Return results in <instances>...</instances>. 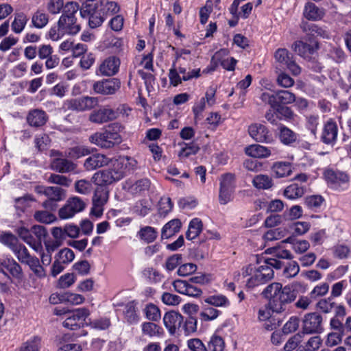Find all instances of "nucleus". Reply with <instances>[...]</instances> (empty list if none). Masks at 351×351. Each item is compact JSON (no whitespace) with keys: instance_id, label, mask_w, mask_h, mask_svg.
Listing matches in <instances>:
<instances>
[{"instance_id":"nucleus-49","label":"nucleus","mask_w":351,"mask_h":351,"mask_svg":"<svg viewBox=\"0 0 351 351\" xmlns=\"http://www.w3.org/2000/svg\"><path fill=\"white\" fill-rule=\"evenodd\" d=\"M27 21V18L23 13H19L16 15L12 23V29L15 33H20L24 29Z\"/></svg>"},{"instance_id":"nucleus-63","label":"nucleus","mask_w":351,"mask_h":351,"mask_svg":"<svg viewBox=\"0 0 351 351\" xmlns=\"http://www.w3.org/2000/svg\"><path fill=\"white\" fill-rule=\"evenodd\" d=\"M300 271L299 265L296 261H291L285 267L283 274L286 278L295 277Z\"/></svg>"},{"instance_id":"nucleus-11","label":"nucleus","mask_w":351,"mask_h":351,"mask_svg":"<svg viewBox=\"0 0 351 351\" xmlns=\"http://www.w3.org/2000/svg\"><path fill=\"white\" fill-rule=\"evenodd\" d=\"M121 81L116 77L104 79L95 82L93 85L95 93L103 95L115 94L121 88Z\"/></svg>"},{"instance_id":"nucleus-8","label":"nucleus","mask_w":351,"mask_h":351,"mask_svg":"<svg viewBox=\"0 0 351 351\" xmlns=\"http://www.w3.org/2000/svg\"><path fill=\"white\" fill-rule=\"evenodd\" d=\"M322 316L317 313H309L304 315L302 320V332L304 334H319L323 332Z\"/></svg>"},{"instance_id":"nucleus-10","label":"nucleus","mask_w":351,"mask_h":351,"mask_svg":"<svg viewBox=\"0 0 351 351\" xmlns=\"http://www.w3.org/2000/svg\"><path fill=\"white\" fill-rule=\"evenodd\" d=\"M99 99L94 97H82L66 100L64 105L68 110L82 112L89 110L97 106Z\"/></svg>"},{"instance_id":"nucleus-13","label":"nucleus","mask_w":351,"mask_h":351,"mask_svg":"<svg viewBox=\"0 0 351 351\" xmlns=\"http://www.w3.org/2000/svg\"><path fill=\"white\" fill-rule=\"evenodd\" d=\"M250 136L257 142L271 143L273 136L266 126L260 123H254L249 126Z\"/></svg>"},{"instance_id":"nucleus-31","label":"nucleus","mask_w":351,"mask_h":351,"mask_svg":"<svg viewBox=\"0 0 351 351\" xmlns=\"http://www.w3.org/2000/svg\"><path fill=\"white\" fill-rule=\"evenodd\" d=\"M245 154L252 158H267L271 155V150L258 144L250 145L245 148Z\"/></svg>"},{"instance_id":"nucleus-18","label":"nucleus","mask_w":351,"mask_h":351,"mask_svg":"<svg viewBox=\"0 0 351 351\" xmlns=\"http://www.w3.org/2000/svg\"><path fill=\"white\" fill-rule=\"evenodd\" d=\"M300 28L306 34V39H308L311 37L312 40H315V38L317 36L328 37L325 29L313 23L302 21L300 24Z\"/></svg>"},{"instance_id":"nucleus-60","label":"nucleus","mask_w":351,"mask_h":351,"mask_svg":"<svg viewBox=\"0 0 351 351\" xmlns=\"http://www.w3.org/2000/svg\"><path fill=\"white\" fill-rule=\"evenodd\" d=\"M197 319L193 316L189 315L184 322L182 324L181 329L184 330L186 334H190L197 330Z\"/></svg>"},{"instance_id":"nucleus-25","label":"nucleus","mask_w":351,"mask_h":351,"mask_svg":"<svg viewBox=\"0 0 351 351\" xmlns=\"http://www.w3.org/2000/svg\"><path fill=\"white\" fill-rule=\"evenodd\" d=\"M123 317L129 324H136L140 319L138 314L137 302L131 301L124 305Z\"/></svg>"},{"instance_id":"nucleus-37","label":"nucleus","mask_w":351,"mask_h":351,"mask_svg":"<svg viewBox=\"0 0 351 351\" xmlns=\"http://www.w3.org/2000/svg\"><path fill=\"white\" fill-rule=\"evenodd\" d=\"M16 232L24 242L37 251V243L32 232V228L28 230L25 227H20L17 229Z\"/></svg>"},{"instance_id":"nucleus-24","label":"nucleus","mask_w":351,"mask_h":351,"mask_svg":"<svg viewBox=\"0 0 351 351\" xmlns=\"http://www.w3.org/2000/svg\"><path fill=\"white\" fill-rule=\"evenodd\" d=\"M58 25L68 34H76L80 30V25L77 24L75 16H61Z\"/></svg>"},{"instance_id":"nucleus-26","label":"nucleus","mask_w":351,"mask_h":351,"mask_svg":"<svg viewBox=\"0 0 351 351\" xmlns=\"http://www.w3.org/2000/svg\"><path fill=\"white\" fill-rule=\"evenodd\" d=\"M76 167L77 165L72 161L62 158H54L51 162V169L62 173L73 171Z\"/></svg>"},{"instance_id":"nucleus-6","label":"nucleus","mask_w":351,"mask_h":351,"mask_svg":"<svg viewBox=\"0 0 351 351\" xmlns=\"http://www.w3.org/2000/svg\"><path fill=\"white\" fill-rule=\"evenodd\" d=\"M34 191L40 195H44L47 199L43 202L42 206L47 210L53 211L58 208V202L66 198V191L59 186H45L36 185Z\"/></svg>"},{"instance_id":"nucleus-51","label":"nucleus","mask_w":351,"mask_h":351,"mask_svg":"<svg viewBox=\"0 0 351 351\" xmlns=\"http://www.w3.org/2000/svg\"><path fill=\"white\" fill-rule=\"evenodd\" d=\"M225 343L223 339L217 335H213L208 341V351H223Z\"/></svg>"},{"instance_id":"nucleus-47","label":"nucleus","mask_w":351,"mask_h":351,"mask_svg":"<svg viewBox=\"0 0 351 351\" xmlns=\"http://www.w3.org/2000/svg\"><path fill=\"white\" fill-rule=\"evenodd\" d=\"M268 281H269V280L264 277L263 274H261V272L256 269L254 275L247 280L246 286L248 288H254V287L265 284Z\"/></svg>"},{"instance_id":"nucleus-38","label":"nucleus","mask_w":351,"mask_h":351,"mask_svg":"<svg viewBox=\"0 0 351 351\" xmlns=\"http://www.w3.org/2000/svg\"><path fill=\"white\" fill-rule=\"evenodd\" d=\"M4 267L10 275L17 279L21 278L23 276L22 268L19 263L14 259H7L3 261Z\"/></svg>"},{"instance_id":"nucleus-9","label":"nucleus","mask_w":351,"mask_h":351,"mask_svg":"<svg viewBox=\"0 0 351 351\" xmlns=\"http://www.w3.org/2000/svg\"><path fill=\"white\" fill-rule=\"evenodd\" d=\"M274 58L276 62L286 66L293 75H298L301 73V68L295 62L293 54L287 49H278L274 53Z\"/></svg>"},{"instance_id":"nucleus-1","label":"nucleus","mask_w":351,"mask_h":351,"mask_svg":"<svg viewBox=\"0 0 351 351\" xmlns=\"http://www.w3.org/2000/svg\"><path fill=\"white\" fill-rule=\"evenodd\" d=\"M80 10L81 16L88 19L89 26L96 28L101 26L107 17L117 13L119 7L114 1L86 0Z\"/></svg>"},{"instance_id":"nucleus-57","label":"nucleus","mask_w":351,"mask_h":351,"mask_svg":"<svg viewBox=\"0 0 351 351\" xmlns=\"http://www.w3.org/2000/svg\"><path fill=\"white\" fill-rule=\"evenodd\" d=\"M0 242L9 247L12 251L19 243L17 238L10 232L2 234L0 236Z\"/></svg>"},{"instance_id":"nucleus-3","label":"nucleus","mask_w":351,"mask_h":351,"mask_svg":"<svg viewBox=\"0 0 351 351\" xmlns=\"http://www.w3.org/2000/svg\"><path fill=\"white\" fill-rule=\"evenodd\" d=\"M120 128L119 123H113L108 125L104 132L91 135L89 140L102 148H111L121 142V137L119 134Z\"/></svg>"},{"instance_id":"nucleus-30","label":"nucleus","mask_w":351,"mask_h":351,"mask_svg":"<svg viewBox=\"0 0 351 351\" xmlns=\"http://www.w3.org/2000/svg\"><path fill=\"white\" fill-rule=\"evenodd\" d=\"M182 223L180 219H174L167 223L161 231V238L162 239H169L178 232L180 230Z\"/></svg>"},{"instance_id":"nucleus-14","label":"nucleus","mask_w":351,"mask_h":351,"mask_svg":"<svg viewBox=\"0 0 351 351\" xmlns=\"http://www.w3.org/2000/svg\"><path fill=\"white\" fill-rule=\"evenodd\" d=\"M306 40L309 43L298 40L295 41L292 45L293 50L298 53L299 56L304 58H310L318 49V43L316 40H312L311 37Z\"/></svg>"},{"instance_id":"nucleus-27","label":"nucleus","mask_w":351,"mask_h":351,"mask_svg":"<svg viewBox=\"0 0 351 351\" xmlns=\"http://www.w3.org/2000/svg\"><path fill=\"white\" fill-rule=\"evenodd\" d=\"M142 335L149 338L161 337L163 329L153 322H145L141 324Z\"/></svg>"},{"instance_id":"nucleus-5","label":"nucleus","mask_w":351,"mask_h":351,"mask_svg":"<svg viewBox=\"0 0 351 351\" xmlns=\"http://www.w3.org/2000/svg\"><path fill=\"white\" fill-rule=\"evenodd\" d=\"M123 167V163L114 161L110 168L96 172L92 177V181L96 185L107 187L108 185L118 182L125 177Z\"/></svg>"},{"instance_id":"nucleus-39","label":"nucleus","mask_w":351,"mask_h":351,"mask_svg":"<svg viewBox=\"0 0 351 351\" xmlns=\"http://www.w3.org/2000/svg\"><path fill=\"white\" fill-rule=\"evenodd\" d=\"M140 239L147 243L154 242L158 236L156 229L151 226H145L140 229L138 232Z\"/></svg>"},{"instance_id":"nucleus-28","label":"nucleus","mask_w":351,"mask_h":351,"mask_svg":"<svg viewBox=\"0 0 351 351\" xmlns=\"http://www.w3.org/2000/svg\"><path fill=\"white\" fill-rule=\"evenodd\" d=\"M306 191V186L293 183L285 189L283 195L286 198L293 200L302 197Z\"/></svg>"},{"instance_id":"nucleus-36","label":"nucleus","mask_w":351,"mask_h":351,"mask_svg":"<svg viewBox=\"0 0 351 351\" xmlns=\"http://www.w3.org/2000/svg\"><path fill=\"white\" fill-rule=\"evenodd\" d=\"M276 106H285L293 103L295 95L289 90H280L275 92Z\"/></svg>"},{"instance_id":"nucleus-16","label":"nucleus","mask_w":351,"mask_h":351,"mask_svg":"<svg viewBox=\"0 0 351 351\" xmlns=\"http://www.w3.org/2000/svg\"><path fill=\"white\" fill-rule=\"evenodd\" d=\"M163 322L170 334L176 333V330H180L182 324L184 322V317L176 311L167 312L163 317Z\"/></svg>"},{"instance_id":"nucleus-23","label":"nucleus","mask_w":351,"mask_h":351,"mask_svg":"<svg viewBox=\"0 0 351 351\" xmlns=\"http://www.w3.org/2000/svg\"><path fill=\"white\" fill-rule=\"evenodd\" d=\"M324 177L327 182L332 187L346 184L349 181V177L345 173L327 169L324 172Z\"/></svg>"},{"instance_id":"nucleus-52","label":"nucleus","mask_w":351,"mask_h":351,"mask_svg":"<svg viewBox=\"0 0 351 351\" xmlns=\"http://www.w3.org/2000/svg\"><path fill=\"white\" fill-rule=\"evenodd\" d=\"M34 218L38 222L50 223L56 220V216L47 210H37L34 214Z\"/></svg>"},{"instance_id":"nucleus-45","label":"nucleus","mask_w":351,"mask_h":351,"mask_svg":"<svg viewBox=\"0 0 351 351\" xmlns=\"http://www.w3.org/2000/svg\"><path fill=\"white\" fill-rule=\"evenodd\" d=\"M108 189L105 186L97 185L93 197V202L106 204L108 199Z\"/></svg>"},{"instance_id":"nucleus-12","label":"nucleus","mask_w":351,"mask_h":351,"mask_svg":"<svg viewBox=\"0 0 351 351\" xmlns=\"http://www.w3.org/2000/svg\"><path fill=\"white\" fill-rule=\"evenodd\" d=\"M234 176L232 173H225L220 178V189L219 199L220 204H226L231 200L234 191Z\"/></svg>"},{"instance_id":"nucleus-15","label":"nucleus","mask_w":351,"mask_h":351,"mask_svg":"<svg viewBox=\"0 0 351 351\" xmlns=\"http://www.w3.org/2000/svg\"><path fill=\"white\" fill-rule=\"evenodd\" d=\"M338 127L337 123L329 119L324 125L321 136L322 141L327 145H333L337 138Z\"/></svg>"},{"instance_id":"nucleus-43","label":"nucleus","mask_w":351,"mask_h":351,"mask_svg":"<svg viewBox=\"0 0 351 351\" xmlns=\"http://www.w3.org/2000/svg\"><path fill=\"white\" fill-rule=\"evenodd\" d=\"M252 182L258 189H268L273 186L272 179L267 175L260 174L255 176Z\"/></svg>"},{"instance_id":"nucleus-56","label":"nucleus","mask_w":351,"mask_h":351,"mask_svg":"<svg viewBox=\"0 0 351 351\" xmlns=\"http://www.w3.org/2000/svg\"><path fill=\"white\" fill-rule=\"evenodd\" d=\"M287 234V230L285 228H278L268 230L263 236L266 241L278 240L284 237Z\"/></svg>"},{"instance_id":"nucleus-55","label":"nucleus","mask_w":351,"mask_h":351,"mask_svg":"<svg viewBox=\"0 0 351 351\" xmlns=\"http://www.w3.org/2000/svg\"><path fill=\"white\" fill-rule=\"evenodd\" d=\"M145 313L147 319L152 322H156L160 319V309L153 304H149L146 306Z\"/></svg>"},{"instance_id":"nucleus-41","label":"nucleus","mask_w":351,"mask_h":351,"mask_svg":"<svg viewBox=\"0 0 351 351\" xmlns=\"http://www.w3.org/2000/svg\"><path fill=\"white\" fill-rule=\"evenodd\" d=\"M12 252L16 255L19 261L23 264H27L29 261L34 257L30 255L26 247L21 243H19L16 247L13 249Z\"/></svg>"},{"instance_id":"nucleus-34","label":"nucleus","mask_w":351,"mask_h":351,"mask_svg":"<svg viewBox=\"0 0 351 351\" xmlns=\"http://www.w3.org/2000/svg\"><path fill=\"white\" fill-rule=\"evenodd\" d=\"M202 227L203 224L199 219H193L189 223L188 230L186 233V238L188 240L195 239L201 233Z\"/></svg>"},{"instance_id":"nucleus-33","label":"nucleus","mask_w":351,"mask_h":351,"mask_svg":"<svg viewBox=\"0 0 351 351\" xmlns=\"http://www.w3.org/2000/svg\"><path fill=\"white\" fill-rule=\"evenodd\" d=\"M272 172L276 178H283L289 176L292 171L291 166L287 162H277L272 166Z\"/></svg>"},{"instance_id":"nucleus-7","label":"nucleus","mask_w":351,"mask_h":351,"mask_svg":"<svg viewBox=\"0 0 351 351\" xmlns=\"http://www.w3.org/2000/svg\"><path fill=\"white\" fill-rule=\"evenodd\" d=\"M90 311L86 308H79L69 313V316L63 322L64 327L71 329L77 330L84 325H87L86 318L89 316Z\"/></svg>"},{"instance_id":"nucleus-44","label":"nucleus","mask_w":351,"mask_h":351,"mask_svg":"<svg viewBox=\"0 0 351 351\" xmlns=\"http://www.w3.org/2000/svg\"><path fill=\"white\" fill-rule=\"evenodd\" d=\"M276 117L279 120L291 121L294 119L295 114L291 108L285 106H276Z\"/></svg>"},{"instance_id":"nucleus-54","label":"nucleus","mask_w":351,"mask_h":351,"mask_svg":"<svg viewBox=\"0 0 351 351\" xmlns=\"http://www.w3.org/2000/svg\"><path fill=\"white\" fill-rule=\"evenodd\" d=\"M90 154L88 148L84 146H75L67 150L66 156L71 158H79Z\"/></svg>"},{"instance_id":"nucleus-17","label":"nucleus","mask_w":351,"mask_h":351,"mask_svg":"<svg viewBox=\"0 0 351 351\" xmlns=\"http://www.w3.org/2000/svg\"><path fill=\"white\" fill-rule=\"evenodd\" d=\"M117 113L112 108L104 107L94 110L89 116V120L95 123H103L117 118Z\"/></svg>"},{"instance_id":"nucleus-42","label":"nucleus","mask_w":351,"mask_h":351,"mask_svg":"<svg viewBox=\"0 0 351 351\" xmlns=\"http://www.w3.org/2000/svg\"><path fill=\"white\" fill-rule=\"evenodd\" d=\"M32 232L35 237L36 242L37 243V251L42 247V241H45L48 234L47 229L43 226L34 225L32 227Z\"/></svg>"},{"instance_id":"nucleus-32","label":"nucleus","mask_w":351,"mask_h":351,"mask_svg":"<svg viewBox=\"0 0 351 351\" xmlns=\"http://www.w3.org/2000/svg\"><path fill=\"white\" fill-rule=\"evenodd\" d=\"M298 135L289 128L281 125L279 128V138L286 145H291L297 140Z\"/></svg>"},{"instance_id":"nucleus-4","label":"nucleus","mask_w":351,"mask_h":351,"mask_svg":"<svg viewBox=\"0 0 351 351\" xmlns=\"http://www.w3.org/2000/svg\"><path fill=\"white\" fill-rule=\"evenodd\" d=\"M123 167V163L114 161L110 168L96 172L92 177V181L96 185L107 187L108 185L118 182L125 177Z\"/></svg>"},{"instance_id":"nucleus-48","label":"nucleus","mask_w":351,"mask_h":351,"mask_svg":"<svg viewBox=\"0 0 351 351\" xmlns=\"http://www.w3.org/2000/svg\"><path fill=\"white\" fill-rule=\"evenodd\" d=\"M26 265L29 267L30 269L37 277L41 278L46 276L45 270L40 264L39 259L37 257L34 256Z\"/></svg>"},{"instance_id":"nucleus-50","label":"nucleus","mask_w":351,"mask_h":351,"mask_svg":"<svg viewBox=\"0 0 351 351\" xmlns=\"http://www.w3.org/2000/svg\"><path fill=\"white\" fill-rule=\"evenodd\" d=\"M75 258L73 251L69 248L64 247L55 256L60 262L63 264H69L71 263Z\"/></svg>"},{"instance_id":"nucleus-40","label":"nucleus","mask_w":351,"mask_h":351,"mask_svg":"<svg viewBox=\"0 0 351 351\" xmlns=\"http://www.w3.org/2000/svg\"><path fill=\"white\" fill-rule=\"evenodd\" d=\"M282 242L291 243L295 252L300 254L305 252L310 247V244L306 240H295L293 236L287 238Z\"/></svg>"},{"instance_id":"nucleus-58","label":"nucleus","mask_w":351,"mask_h":351,"mask_svg":"<svg viewBox=\"0 0 351 351\" xmlns=\"http://www.w3.org/2000/svg\"><path fill=\"white\" fill-rule=\"evenodd\" d=\"M36 199L31 194H25L23 197L15 198V208L17 210L23 211L24 208L29 206L30 202H35Z\"/></svg>"},{"instance_id":"nucleus-19","label":"nucleus","mask_w":351,"mask_h":351,"mask_svg":"<svg viewBox=\"0 0 351 351\" xmlns=\"http://www.w3.org/2000/svg\"><path fill=\"white\" fill-rule=\"evenodd\" d=\"M119 66V59L115 56H110L100 64L99 71L102 75L112 76L118 72Z\"/></svg>"},{"instance_id":"nucleus-20","label":"nucleus","mask_w":351,"mask_h":351,"mask_svg":"<svg viewBox=\"0 0 351 351\" xmlns=\"http://www.w3.org/2000/svg\"><path fill=\"white\" fill-rule=\"evenodd\" d=\"M150 186V180L148 178H144L137 180L129 185L127 191L134 196H142L149 191Z\"/></svg>"},{"instance_id":"nucleus-22","label":"nucleus","mask_w":351,"mask_h":351,"mask_svg":"<svg viewBox=\"0 0 351 351\" xmlns=\"http://www.w3.org/2000/svg\"><path fill=\"white\" fill-rule=\"evenodd\" d=\"M110 159L105 155L97 154L87 158L84 163V166L87 171H92L108 165Z\"/></svg>"},{"instance_id":"nucleus-61","label":"nucleus","mask_w":351,"mask_h":351,"mask_svg":"<svg viewBox=\"0 0 351 351\" xmlns=\"http://www.w3.org/2000/svg\"><path fill=\"white\" fill-rule=\"evenodd\" d=\"M75 280L76 278L74 274H66L58 280V287L62 289L69 288L75 282Z\"/></svg>"},{"instance_id":"nucleus-62","label":"nucleus","mask_w":351,"mask_h":351,"mask_svg":"<svg viewBox=\"0 0 351 351\" xmlns=\"http://www.w3.org/2000/svg\"><path fill=\"white\" fill-rule=\"evenodd\" d=\"M332 299L331 297H329L327 299L320 300L317 302V306L324 313H330L336 305L335 302H332Z\"/></svg>"},{"instance_id":"nucleus-59","label":"nucleus","mask_w":351,"mask_h":351,"mask_svg":"<svg viewBox=\"0 0 351 351\" xmlns=\"http://www.w3.org/2000/svg\"><path fill=\"white\" fill-rule=\"evenodd\" d=\"M48 20L46 14L38 11L33 15L32 22L35 27L42 28L47 24Z\"/></svg>"},{"instance_id":"nucleus-21","label":"nucleus","mask_w":351,"mask_h":351,"mask_svg":"<svg viewBox=\"0 0 351 351\" xmlns=\"http://www.w3.org/2000/svg\"><path fill=\"white\" fill-rule=\"evenodd\" d=\"M48 120L47 113L40 109H34L29 112L27 121L32 127L39 128L44 125Z\"/></svg>"},{"instance_id":"nucleus-29","label":"nucleus","mask_w":351,"mask_h":351,"mask_svg":"<svg viewBox=\"0 0 351 351\" xmlns=\"http://www.w3.org/2000/svg\"><path fill=\"white\" fill-rule=\"evenodd\" d=\"M303 14L304 17L308 20L317 21L322 19L325 12L323 9L318 8L315 4L309 2L305 5Z\"/></svg>"},{"instance_id":"nucleus-53","label":"nucleus","mask_w":351,"mask_h":351,"mask_svg":"<svg viewBox=\"0 0 351 351\" xmlns=\"http://www.w3.org/2000/svg\"><path fill=\"white\" fill-rule=\"evenodd\" d=\"M329 290V285L327 282L315 286L309 293L310 298L316 300L317 298L324 296Z\"/></svg>"},{"instance_id":"nucleus-2","label":"nucleus","mask_w":351,"mask_h":351,"mask_svg":"<svg viewBox=\"0 0 351 351\" xmlns=\"http://www.w3.org/2000/svg\"><path fill=\"white\" fill-rule=\"evenodd\" d=\"M298 291L291 285L272 282L263 291L262 295L268 300L269 309L273 312L282 313L286 310L287 305L293 302L297 298Z\"/></svg>"},{"instance_id":"nucleus-64","label":"nucleus","mask_w":351,"mask_h":351,"mask_svg":"<svg viewBox=\"0 0 351 351\" xmlns=\"http://www.w3.org/2000/svg\"><path fill=\"white\" fill-rule=\"evenodd\" d=\"M187 346L191 351H208L204 343L197 338L188 340Z\"/></svg>"},{"instance_id":"nucleus-46","label":"nucleus","mask_w":351,"mask_h":351,"mask_svg":"<svg viewBox=\"0 0 351 351\" xmlns=\"http://www.w3.org/2000/svg\"><path fill=\"white\" fill-rule=\"evenodd\" d=\"M204 302L216 307L228 306L230 304L228 299L223 295H214L206 298Z\"/></svg>"},{"instance_id":"nucleus-35","label":"nucleus","mask_w":351,"mask_h":351,"mask_svg":"<svg viewBox=\"0 0 351 351\" xmlns=\"http://www.w3.org/2000/svg\"><path fill=\"white\" fill-rule=\"evenodd\" d=\"M304 205L310 210L317 212L323 205L325 199L320 195H311L305 197Z\"/></svg>"}]
</instances>
